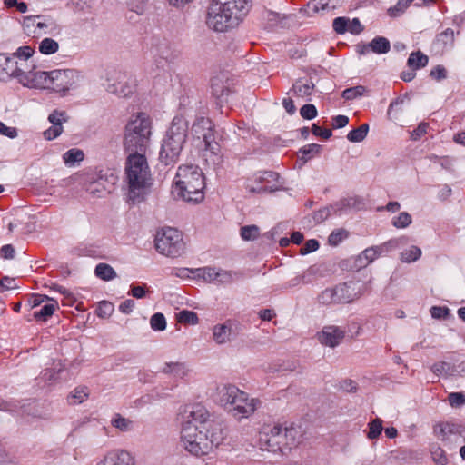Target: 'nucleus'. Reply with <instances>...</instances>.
Here are the masks:
<instances>
[{
	"mask_svg": "<svg viewBox=\"0 0 465 465\" xmlns=\"http://www.w3.org/2000/svg\"><path fill=\"white\" fill-rule=\"evenodd\" d=\"M111 424L113 427L120 430L121 431H128L131 430L133 422L129 419H126L116 413L112 419Z\"/></svg>",
	"mask_w": 465,
	"mask_h": 465,
	"instance_id": "35",
	"label": "nucleus"
},
{
	"mask_svg": "<svg viewBox=\"0 0 465 465\" xmlns=\"http://www.w3.org/2000/svg\"><path fill=\"white\" fill-rule=\"evenodd\" d=\"M18 80L24 86L29 88L49 89L50 72L37 71L35 67L28 72H25L22 68Z\"/></svg>",
	"mask_w": 465,
	"mask_h": 465,
	"instance_id": "13",
	"label": "nucleus"
},
{
	"mask_svg": "<svg viewBox=\"0 0 465 465\" xmlns=\"http://www.w3.org/2000/svg\"><path fill=\"white\" fill-rule=\"evenodd\" d=\"M360 296L361 293L356 291L355 284L350 282L325 289L319 294L318 301L323 305L350 303Z\"/></svg>",
	"mask_w": 465,
	"mask_h": 465,
	"instance_id": "9",
	"label": "nucleus"
},
{
	"mask_svg": "<svg viewBox=\"0 0 465 465\" xmlns=\"http://www.w3.org/2000/svg\"><path fill=\"white\" fill-rule=\"evenodd\" d=\"M177 320L180 323L184 324H196L198 323V316L194 312L183 310L177 315Z\"/></svg>",
	"mask_w": 465,
	"mask_h": 465,
	"instance_id": "40",
	"label": "nucleus"
},
{
	"mask_svg": "<svg viewBox=\"0 0 465 465\" xmlns=\"http://www.w3.org/2000/svg\"><path fill=\"white\" fill-rule=\"evenodd\" d=\"M155 61L158 66H163V63H173L178 56L176 51L167 42H161L156 45Z\"/></svg>",
	"mask_w": 465,
	"mask_h": 465,
	"instance_id": "18",
	"label": "nucleus"
},
{
	"mask_svg": "<svg viewBox=\"0 0 465 465\" xmlns=\"http://www.w3.org/2000/svg\"><path fill=\"white\" fill-rule=\"evenodd\" d=\"M320 151L321 145L312 143L301 148L300 153L302 154V159L308 161L312 156L318 154Z\"/></svg>",
	"mask_w": 465,
	"mask_h": 465,
	"instance_id": "52",
	"label": "nucleus"
},
{
	"mask_svg": "<svg viewBox=\"0 0 465 465\" xmlns=\"http://www.w3.org/2000/svg\"><path fill=\"white\" fill-rule=\"evenodd\" d=\"M197 278L203 279L209 282H215L217 270L213 267L198 268L193 272Z\"/></svg>",
	"mask_w": 465,
	"mask_h": 465,
	"instance_id": "31",
	"label": "nucleus"
},
{
	"mask_svg": "<svg viewBox=\"0 0 465 465\" xmlns=\"http://www.w3.org/2000/svg\"><path fill=\"white\" fill-rule=\"evenodd\" d=\"M150 325L153 331H162L166 329V320L163 313L156 312L150 319Z\"/></svg>",
	"mask_w": 465,
	"mask_h": 465,
	"instance_id": "38",
	"label": "nucleus"
},
{
	"mask_svg": "<svg viewBox=\"0 0 465 465\" xmlns=\"http://www.w3.org/2000/svg\"><path fill=\"white\" fill-rule=\"evenodd\" d=\"M19 411L21 412V415L23 417H32V418H45V415L42 413V411L38 409L37 405L34 402L26 403L19 406Z\"/></svg>",
	"mask_w": 465,
	"mask_h": 465,
	"instance_id": "28",
	"label": "nucleus"
},
{
	"mask_svg": "<svg viewBox=\"0 0 465 465\" xmlns=\"http://www.w3.org/2000/svg\"><path fill=\"white\" fill-rule=\"evenodd\" d=\"M189 123L182 115L175 116L162 140L159 160L164 165H173L187 141Z\"/></svg>",
	"mask_w": 465,
	"mask_h": 465,
	"instance_id": "3",
	"label": "nucleus"
},
{
	"mask_svg": "<svg viewBox=\"0 0 465 465\" xmlns=\"http://www.w3.org/2000/svg\"><path fill=\"white\" fill-rule=\"evenodd\" d=\"M365 92H366V88L364 86L357 85L354 87H350V88L345 89L342 92L341 96L345 100H353V99L362 96L365 94Z\"/></svg>",
	"mask_w": 465,
	"mask_h": 465,
	"instance_id": "41",
	"label": "nucleus"
},
{
	"mask_svg": "<svg viewBox=\"0 0 465 465\" xmlns=\"http://www.w3.org/2000/svg\"><path fill=\"white\" fill-rule=\"evenodd\" d=\"M260 234V229L256 225H245L241 228V237L244 241L255 240Z\"/></svg>",
	"mask_w": 465,
	"mask_h": 465,
	"instance_id": "39",
	"label": "nucleus"
},
{
	"mask_svg": "<svg viewBox=\"0 0 465 465\" xmlns=\"http://www.w3.org/2000/svg\"><path fill=\"white\" fill-rule=\"evenodd\" d=\"M234 275H236V272L219 269V270H217V276H216L215 283L229 284V283L232 282Z\"/></svg>",
	"mask_w": 465,
	"mask_h": 465,
	"instance_id": "49",
	"label": "nucleus"
},
{
	"mask_svg": "<svg viewBox=\"0 0 465 465\" xmlns=\"http://www.w3.org/2000/svg\"><path fill=\"white\" fill-rule=\"evenodd\" d=\"M23 65V63L19 64L14 57L0 54V80L5 81L12 77L18 79Z\"/></svg>",
	"mask_w": 465,
	"mask_h": 465,
	"instance_id": "17",
	"label": "nucleus"
},
{
	"mask_svg": "<svg viewBox=\"0 0 465 465\" xmlns=\"http://www.w3.org/2000/svg\"><path fill=\"white\" fill-rule=\"evenodd\" d=\"M300 114L302 118L312 120L317 116V109L313 104H307L301 108Z\"/></svg>",
	"mask_w": 465,
	"mask_h": 465,
	"instance_id": "55",
	"label": "nucleus"
},
{
	"mask_svg": "<svg viewBox=\"0 0 465 465\" xmlns=\"http://www.w3.org/2000/svg\"><path fill=\"white\" fill-rule=\"evenodd\" d=\"M319 242L315 239L308 240L305 244L302 247L301 252L302 254H308L319 248Z\"/></svg>",
	"mask_w": 465,
	"mask_h": 465,
	"instance_id": "64",
	"label": "nucleus"
},
{
	"mask_svg": "<svg viewBox=\"0 0 465 465\" xmlns=\"http://www.w3.org/2000/svg\"><path fill=\"white\" fill-rule=\"evenodd\" d=\"M356 203H357L356 198L349 197V198L341 199L340 201H338L331 205L333 213L337 214V213H341L344 210L355 207Z\"/></svg>",
	"mask_w": 465,
	"mask_h": 465,
	"instance_id": "32",
	"label": "nucleus"
},
{
	"mask_svg": "<svg viewBox=\"0 0 465 465\" xmlns=\"http://www.w3.org/2000/svg\"><path fill=\"white\" fill-rule=\"evenodd\" d=\"M411 216L407 212L401 213L397 217L393 218L392 224L396 228H405L411 223Z\"/></svg>",
	"mask_w": 465,
	"mask_h": 465,
	"instance_id": "50",
	"label": "nucleus"
},
{
	"mask_svg": "<svg viewBox=\"0 0 465 465\" xmlns=\"http://www.w3.org/2000/svg\"><path fill=\"white\" fill-rule=\"evenodd\" d=\"M204 176L202 170L193 164L179 166L173 193L189 203H199L203 199Z\"/></svg>",
	"mask_w": 465,
	"mask_h": 465,
	"instance_id": "2",
	"label": "nucleus"
},
{
	"mask_svg": "<svg viewBox=\"0 0 465 465\" xmlns=\"http://www.w3.org/2000/svg\"><path fill=\"white\" fill-rule=\"evenodd\" d=\"M165 374H171L175 378L183 379L189 373V369L183 362H166L162 369Z\"/></svg>",
	"mask_w": 465,
	"mask_h": 465,
	"instance_id": "21",
	"label": "nucleus"
},
{
	"mask_svg": "<svg viewBox=\"0 0 465 465\" xmlns=\"http://www.w3.org/2000/svg\"><path fill=\"white\" fill-rule=\"evenodd\" d=\"M147 1L148 0H129V10L142 15L145 13Z\"/></svg>",
	"mask_w": 465,
	"mask_h": 465,
	"instance_id": "51",
	"label": "nucleus"
},
{
	"mask_svg": "<svg viewBox=\"0 0 465 465\" xmlns=\"http://www.w3.org/2000/svg\"><path fill=\"white\" fill-rule=\"evenodd\" d=\"M278 178H279V174L277 173L272 172V171H267V172H263L262 173L258 175L255 178V181L258 182L259 183H262L270 182V181H277Z\"/></svg>",
	"mask_w": 465,
	"mask_h": 465,
	"instance_id": "63",
	"label": "nucleus"
},
{
	"mask_svg": "<svg viewBox=\"0 0 465 465\" xmlns=\"http://www.w3.org/2000/svg\"><path fill=\"white\" fill-rule=\"evenodd\" d=\"M421 256V250L417 246H411L410 249L401 253V260L404 262H412Z\"/></svg>",
	"mask_w": 465,
	"mask_h": 465,
	"instance_id": "36",
	"label": "nucleus"
},
{
	"mask_svg": "<svg viewBox=\"0 0 465 465\" xmlns=\"http://www.w3.org/2000/svg\"><path fill=\"white\" fill-rule=\"evenodd\" d=\"M431 458L437 465H447L448 458L445 451L439 446H432L430 450Z\"/></svg>",
	"mask_w": 465,
	"mask_h": 465,
	"instance_id": "45",
	"label": "nucleus"
},
{
	"mask_svg": "<svg viewBox=\"0 0 465 465\" xmlns=\"http://www.w3.org/2000/svg\"><path fill=\"white\" fill-rule=\"evenodd\" d=\"M64 371V367L61 363L56 364L54 368H47L41 373V379L45 382L55 381L61 371Z\"/></svg>",
	"mask_w": 465,
	"mask_h": 465,
	"instance_id": "30",
	"label": "nucleus"
},
{
	"mask_svg": "<svg viewBox=\"0 0 465 465\" xmlns=\"http://www.w3.org/2000/svg\"><path fill=\"white\" fill-rule=\"evenodd\" d=\"M408 242V237L401 236L399 238H393L391 239L380 245H376V251L378 253V256L388 254L389 252H392L393 250L399 248L401 245H405Z\"/></svg>",
	"mask_w": 465,
	"mask_h": 465,
	"instance_id": "20",
	"label": "nucleus"
},
{
	"mask_svg": "<svg viewBox=\"0 0 465 465\" xmlns=\"http://www.w3.org/2000/svg\"><path fill=\"white\" fill-rule=\"evenodd\" d=\"M241 20L219 0H213L207 11L206 25L216 32H224L238 25Z\"/></svg>",
	"mask_w": 465,
	"mask_h": 465,
	"instance_id": "8",
	"label": "nucleus"
},
{
	"mask_svg": "<svg viewBox=\"0 0 465 465\" xmlns=\"http://www.w3.org/2000/svg\"><path fill=\"white\" fill-rule=\"evenodd\" d=\"M84 153L80 149H70L65 152L63 155L64 163L68 165H73L76 162H80L84 159Z\"/></svg>",
	"mask_w": 465,
	"mask_h": 465,
	"instance_id": "34",
	"label": "nucleus"
},
{
	"mask_svg": "<svg viewBox=\"0 0 465 465\" xmlns=\"http://www.w3.org/2000/svg\"><path fill=\"white\" fill-rule=\"evenodd\" d=\"M348 23L349 19L346 17H336L332 23L333 30L337 34H344L348 30Z\"/></svg>",
	"mask_w": 465,
	"mask_h": 465,
	"instance_id": "56",
	"label": "nucleus"
},
{
	"mask_svg": "<svg viewBox=\"0 0 465 465\" xmlns=\"http://www.w3.org/2000/svg\"><path fill=\"white\" fill-rule=\"evenodd\" d=\"M314 89L312 81H306L305 83L298 80L293 84L292 92L297 97H307L312 94Z\"/></svg>",
	"mask_w": 465,
	"mask_h": 465,
	"instance_id": "23",
	"label": "nucleus"
},
{
	"mask_svg": "<svg viewBox=\"0 0 465 465\" xmlns=\"http://www.w3.org/2000/svg\"><path fill=\"white\" fill-rule=\"evenodd\" d=\"M292 431V429H288L287 427H282V425H275L271 429L270 433L266 435L276 437L277 440H287L288 435H291Z\"/></svg>",
	"mask_w": 465,
	"mask_h": 465,
	"instance_id": "43",
	"label": "nucleus"
},
{
	"mask_svg": "<svg viewBox=\"0 0 465 465\" xmlns=\"http://www.w3.org/2000/svg\"><path fill=\"white\" fill-rule=\"evenodd\" d=\"M95 465H136L134 456L123 449L107 451Z\"/></svg>",
	"mask_w": 465,
	"mask_h": 465,
	"instance_id": "14",
	"label": "nucleus"
},
{
	"mask_svg": "<svg viewBox=\"0 0 465 465\" xmlns=\"http://www.w3.org/2000/svg\"><path fill=\"white\" fill-rule=\"evenodd\" d=\"M63 132V126L52 125L44 132L45 139L52 141L58 137Z\"/></svg>",
	"mask_w": 465,
	"mask_h": 465,
	"instance_id": "61",
	"label": "nucleus"
},
{
	"mask_svg": "<svg viewBox=\"0 0 465 465\" xmlns=\"http://www.w3.org/2000/svg\"><path fill=\"white\" fill-rule=\"evenodd\" d=\"M193 135L197 139H203L204 143V150L210 151L216 154L219 151V144L214 139V124L211 119L206 117H199L193 124Z\"/></svg>",
	"mask_w": 465,
	"mask_h": 465,
	"instance_id": "11",
	"label": "nucleus"
},
{
	"mask_svg": "<svg viewBox=\"0 0 465 465\" xmlns=\"http://www.w3.org/2000/svg\"><path fill=\"white\" fill-rule=\"evenodd\" d=\"M213 340L218 344H223L231 341L235 333L232 331V322H226L223 324H219L213 327Z\"/></svg>",
	"mask_w": 465,
	"mask_h": 465,
	"instance_id": "19",
	"label": "nucleus"
},
{
	"mask_svg": "<svg viewBox=\"0 0 465 465\" xmlns=\"http://www.w3.org/2000/svg\"><path fill=\"white\" fill-rule=\"evenodd\" d=\"M67 118L65 112L54 110L49 114L48 121L52 125L63 126V123L66 122Z\"/></svg>",
	"mask_w": 465,
	"mask_h": 465,
	"instance_id": "48",
	"label": "nucleus"
},
{
	"mask_svg": "<svg viewBox=\"0 0 465 465\" xmlns=\"http://www.w3.org/2000/svg\"><path fill=\"white\" fill-rule=\"evenodd\" d=\"M449 403L453 408H459L465 404V394L462 392H451L448 396Z\"/></svg>",
	"mask_w": 465,
	"mask_h": 465,
	"instance_id": "54",
	"label": "nucleus"
},
{
	"mask_svg": "<svg viewBox=\"0 0 465 465\" xmlns=\"http://www.w3.org/2000/svg\"><path fill=\"white\" fill-rule=\"evenodd\" d=\"M51 303L45 304L40 310L34 312V318L37 321L45 322L51 317L57 308V302L53 301Z\"/></svg>",
	"mask_w": 465,
	"mask_h": 465,
	"instance_id": "27",
	"label": "nucleus"
},
{
	"mask_svg": "<svg viewBox=\"0 0 465 465\" xmlns=\"http://www.w3.org/2000/svg\"><path fill=\"white\" fill-rule=\"evenodd\" d=\"M378 257L379 256H378L375 246H371V247L365 249L359 256V259L360 260L365 259L366 260L365 265H367V264L372 262Z\"/></svg>",
	"mask_w": 465,
	"mask_h": 465,
	"instance_id": "57",
	"label": "nucleus"
},
{
	"mask_svg": "<svg viewBox=\"0 0 465 465\" xmlns=\"http://www.w3.org/2000/svg\"><path fill=\"white\" fill-rule=\"evenodd\" d=\"M447 431L450 435H460L464 438L465 440V427L460 424L446 422Z\"/></svg>",
	"mask_w": 465,
	"mask_h": 465,
	"instance_id": "60",
	"label": "nucleus"
},
{
	"mask_svg": "<svg viewBox=\"0 0 465 465\" xmlns=\"http://www.w3.org/2000/svg\"><path fill=\"white\" fill-rule=\"evenodd\" d=\"M345 333V329L335 325H327L318 333V340L324 346L335 348L343 341Z\"/></svg>",
	"mask_w": 465,
	"mask_h": 465,
	"instance_id": "15",
	"label": "nucleus"
},
{
	"mask_svg": "<svg viewBox=\"0 0 465 465\" xmlns=\"http://www.w3.org/2000/svg\"><path fill=\"white\" fill-rule=\"evenodd\" d=\"M107 91L111 94H117L118 96H127L131 90L125 83L118 82L117 84H108Z\"/></svg>",
	"mask_w": 465,
	"mask_h": 465,
	"instance_id": "42",
	"label": "nucleus"
},
{
	"mask_svg": "<svg viewBox=\"0 0 465 465\" xmlns=\"http://www.w3.org/2000/svg\"><path fill=\"white\" fill-rule=\"evenodd\" d=\"M125 175L128 200L132 203L143 202L152 184L150 168L144 153H130L126 160Z\"/></svg>",
	"mask_w": 465,
	"mask_h": 465,
	"instance_id": "1",
	"label": "nucleus"
},
{
	"mask_svg": "<svg viewBox=\"0 0 465 465\" xmlns=\"http://www.w3.org/2000/svg\"><path fill=\"white\" fill-rule=\"evenodd\" d=\"M181 440L184 449L193 455L208 454V452L197 451V448L202 445L201 443L206 441V437L202 427L199 428L193 419L183 423L181 430Z\"/></svg>",
	"mask_w": 465,
	"mask_h": 465,
	"instance_id": "10",
	"label": "nucleus"
},
{
	"mask_svg": "<svg viewBox=\"0 0 465 465\" xmlns=\"http://www.w3.org/2000/svg\"><path fill=\"white\" fill-rule=\"evenodd\" d=\"M58 43L52 38H45L39 44V51L44 54H52L57 52Z\"/></svg>",
	"mask_w": 465,
	"mask_h": 465,
	"instance_id": "33",
	"label": "nucleus"
},
{
	"mask_svg": "<svg viewBox=\"0 0 465 465\" xmlns=\"http://www.w3.org/2000/svg\"><path fill=\"white\" fill-rule=\"evenodd\" d=\"M152 122L145 113H139L126 126L124 146L129 153H145L152 134Z\"/></svg>",
	"mask_w": 465,
	"mask_h": 465,
	"instance_id": "5",
	"label": "nucleus"
},
{
	"mask_svg": "<svg viewBox=\"0 0 465 465\" xmlns=\"http://www.w3.org/2000/svg\"><path fill=\"white\" fill-rule=\"evenodd\" d=\"M334 214L331 205L322 208L312 213V218L316 223L325 221L330 215Z\"/></svg>",
	"mask_w": 465,
	"mask_h": 465,
	"instance_id": "53",
	"label": "nucleus"
},
{
	"mask_svg": "<svg viewBox=\"0 0 465 465\" xmlns=\"http://www.w3.org/2000/svg\"><path fill=\"white\" fill-rule=\"evenodd\" d=\"M369 131V125L362 124L358 128L351 130L347 134V139L351 143H360L365 139Z\"/></svg>",
	"mask_w": 465,
	"mask_h": 465,
	"instance_id": "29",
	"label": "nucleus"
},
{
	"mask_svg": "<svg viewBox=\"0 0 465 465\" xmlns=\"http://www.w3.org/2000/svg\"><path fill=\"white\" fill-rule=\"evenodd\" d=\"M433 431L435 436L440 440H446L450 436V432L447 431L446 422L436 424L433 428Z\"/></svg>",
	"mask_w": 465,
	"mask_h": 465,
	"instance_id": "59",
	"label": "nucleus"
},
{
	"mask_svg": "<svg viewBox=\"0 0 465 465\" xmlns=\"http://www.w3.org/2000/svg\"><path fill=\"white\" fill-rule=\"evenodd\" d=\"M79 77V73L74 69L51 71L49 89L59 93H65L76 87Z\"/></svg>",
	"mask_w": 465,
	"mask_h": 465,
	"instance_id": "12",
	"label": "nucleus"
},
{
	"mask_svg": "<svg viewBox=\"0 0 465 465\" xmlns=\"http://www.w3.org/2000/svg\"><path fill=\"white\" fill-rule=\"evenodd\" d=\"M348 237V232L345 229H339L331 232L328 237V242L331 246H337Z\"/></svg>",
	"mask_w": 465,
	"mask_h": 465,
	"instance_id": "46",
	"label": "nucleus"
},
{
	"mask_svg": "<svg viewBox=\"0 0 465 465\" xmlns=\"http://www.w3.org/2000/svg\"><path fill=\"white\" fill-rule=\"evenodd\" d=\"M195 422L202 424L206 441L202 442L197 451L210 452L213 448L220 446L227 435L226 427L221 421H207L208 411L201 405H195L190 411V416Z\"/></svg>",
	"mask_w": 465,
	"mask_h": 465,
	"instance_id": "6",
	"label": "nucleus"
},
{
	"mask_svg": "<svg viewBox=\"0 0 465 465\" xmlns=\"http://www.w3.org/2000/svg\"><path fill=\"white\" fill-rule=\"evenodd\" d=\"M114 311V306L112 302L107 301H102L98 304V308L96 311L97 316L99 318H108L110 317Z\"/></svg>",
	"mask_w": 465,
	"mask_h": 465,
	"instance_id": "44",
	"label": "nucleus"
},
{
	"mask_svg": "<svg viewBox=\"0 0 465 465\" xmlns=\"http://www.w3.org/2000/svg\"><path fill=\"white\" fill-rule=\"evenodd\" d=\"M368 427H369V431L367 433L368 439L375 440L381 435V433L383 430L382 420L379 418H376L368 424Z\"/></svg>",
	"mask_w": 465,
	"mask_h": 465,
	"instance_id": "37",
	"label": "nucleus"
},
{
	"mask_svg": "<svg viewBox=\"0 0 465 465\" xmlns=\"http://www.w3.org/2000/svg\"><path fill=\"white\" fill-rule=\"evenodd\" d=\"M217 397L221 405L228 408L229 411L236 418H247L256 410L255 399H250L246 392L236 386L223 384L217 388Z\"/></svg>",
	"mask_w": 465,
	"mask_h": 465,
	"instance_id": "4",
	"label": "nucleus"
},
{
	"mask_svg": "<svg viewBox=\"0 0 465 465\" xmlns=\"http://www.w3.org/2000/svg\"><path fill=\"white\" fill-rule=\"evenodd\" d=\"M455 41V33L451 28H447L439 35H437L435 39V44L439 45L441 49H445L447 47H451L454 45Z\"/></svg>",
	"mask_w": 465,
	"mask_h": 465,
	"instance_id": "22",
	"label": "nucleus"
},
{
	"mask_svg": "<svg viewBox=\"0 0 465 465\" xmlns=\"http://www.w3.org/2000/svg\"><path fill=\"white\" fill-rule=\"evenodd\" d=\"M154 246L159 253L171 258L180 257L186 249L182 232L172 227L162 228L157 232Z\"/></svg>",
	"mask_w": 465,
	"mask_h": 465,
	"instance_id": "7",
	"label": "nucleus"
},
{
	"mask_svg": "<svg viewBox=\"0 0 465 465\" xmlns=\"http://www.w3.org/2000/svg\"><path fill=\"white\" fill-rule=\"evenodd\" d=\"M94 273L98 278L104 281H110L116 277L114 269L107 263L97 264L94 270Z\"/></svg>",
	"mask_w": 465,
	"mask_h": 465,
	"instance_id": "26",
	"label": "nucleus"
},
{
	"mask_svg": "<svg viewBox=\"0 0 465 465\" xmlns=\"http://www.w3.org/2000/svg\"><path fill=\"white\" fill-rule=\"evenodd\" d=\"M429 58L420 51L413 52L410 54L407 64L412 70H418L428 64Z\"/></svg>",
	"mask_w": 465,
	"mask_h": 465,
	"instance_id": "24",
	"label": "nucleus"
},
{
	"mask_svg": "<svg viewBox=\"0 0 465 465\" xmlns=\"http://www.w3.org/2000/svg\"><path fill=\"white\" fill-rule=\"evenodd\" d=\"M411 1L412 0H399V2L397 3V5L395 6L389 8V10H388L389 15H391V16L399 15L401 13H402L404 11V9L408 6V5Z\"/></svg>",
	"mask_w": 465,
	"mask_h": 465,
	"instance_id": "58",
	"label": "nucleus"
},
{
	"mask_svg": "<svg viewBox=\"0 0 465 465\" xmlns=\"http://www.w3.org/2000/svg\"><path fill=\"white\" fill-rule=\"evenodd\" d=\"M428 127H429V124L428 123H425V122L420 123L417 126V128H415L411 132V139L414 140V141H417V140L420 139L427 133Z\"/></svg>",
	"mask_w": 465,
	"mask_h": 465,
	"instance_id": "62",
	"label": "nucleus"
},
{
	"mask_svg": "<svg viewBox=\"0 0 465 465\" xmlns=\"http://www.w3.org/2000/svg\"><path fill=\"white\" fill-rule=\"evenodd\" d=\"M211 89L213 96L220 103L227 102L229 95L232 93V83L223 74L212 78Z\"/></svg>",
	"mask_w": 465,
	"mask_h": 465,
	"instance_id": "16",
	"label": "nucleus"
},
{
	"mask_svg": "<svg viewBox=\"0 0 465 465\" xmlns=\"http://www.w3.org/2000/svg\"><path fill=\"white\" fill-rule=\"evenodd\" d=\"M264 440L267 444L268 450H272V451L281 450L282 446L289 444L287 440H277L276 437H272V436H267V435H266V439Z\"/></svg>",
	"mask_w": 465,
	"mask_h": 465,
	"instance_id": "47",
	"label": "nucleus"
},
{
	"mask_svg": "<svg viewBox=\"0 0 465 465\" xmlns=\"http://www.w3.org/2000/svg\"><path fill=\"white\" fill-rule=\"evenodd\" d=\"M369 46L371 47V51L375 54H387L391 49L390 41L383 36H377L373 38L370 43Z\"/></svg>",
	"mask_w": 465,
	"mask_h": 465,
	"instance_id": "25",
	"label": "nucleus"
}]
</instances>
